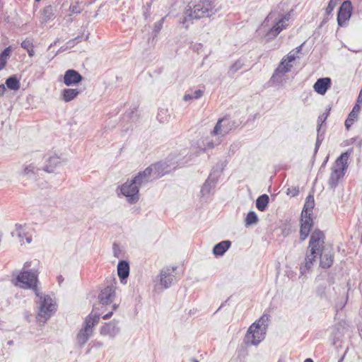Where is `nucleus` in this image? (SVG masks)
I'll return each mask as SVG.
<instances>
[{"instance_id": "nucleus-1", "label": "nucleus", "mask_w": 362, "mask_h": 362, "mask_svg": "<svg viewBox=\"0 0 362 362\" xmlns=\"http://www.w3.org/2000/svg\"><path fill=\"white\" fill-rule=\"evenodd\" d=\"M325 240L324 233L319 229H315L311 233L304 262L300 267V275L305 274L312 268L317 256L325 249Z\"/></svg>"}, {"instance_id": "nucleus-2", "label": "nucleus", "mask_w": 362, "mask_h": 362, "mask_svg": "<svg viewBox=\"0 0 362 362\" xmlns=\"http://www.w3.org/2000/svg\"><path fill=\"white\" fill-rule=\"evenodd\" d=\"M216 13L214 1L211 0H199L192 7L189 5L185 12V15L180 18V23L187 29L192 20L211 17Z\"/></svg>"}, {"instance_id": "nucleus-3", "label": "nucleus", "mask_w": 362, "mask_h": 362, "mask_svg": "<svg viewBox=\"0 0 362 362\" xmlns=\"http://www.w3.org/2000/svg\"><path fill=\"white\" fill-rule=\"evenodd\" d=\"M315 206V199L313 195L306 197L303 210L301 211L300 240H305L310 233L314 222L312 218L313 209Z\"/></svg>"}, {"instance_id": "nucleus-4", "label": "nucleus", "mask_w": 362, "mask_h": 362, "mask_svg": "<svg viewBox=\"0 0 362 362\" xmlns=\"http://www.w3.org/2000/svg\"><path fill=\"white\" fill-rule=\"evenodd\" d=\"M188 154L187 149H182L178 152L175 150L171 152L165 159L160 162V176L164 175L177 168L183 167L188 162L186 156Z\"/></svg>"}, {"instance_id": "nucleus-5", "label": "nucleus", "mask_w": 362, "mask_h": 362, "mask_svg": "<svg viewBox=\"0 0 362 362\" xmlns=\"http://www.w3.org/2000/svg\"><path fill=\"white\" fill-rule=\"evenodd\" d=\"M334 295L332 296L331 293L327 294V288L325 285L320 284L316 289V294L320 298H333L335 303L336 310H341L346 305L348 300V293L344 286L337 285L332 287Z\"/></svg>"}, {"instance_id": "nucleus-6", "label": "nucleus", "mask_w": 362, "mask_h": 362, "mask_svg": "<svg viewBox=\"0 0 362 362\" xmlns=\"http://www.w3.org/2000/svg\"><path fill=\"white\" fill-rule=\"evenodd\" d=\"M28 263H25L24 265L23 270L19 273L15 280V285L24 288L31 289L34 291L36 296H40V291L37 288L38 284V272L37 270L31 269L30 271L25 270L26 267H28Z\"/></svg>"}, {"instance_id": "nucleus-7", "label": "nucleus", "mask_w": 362, "mask_h": 362, "mask_svg": "<svg viewBox=\"0 0 362 362\" xmlns=\"http://www.w3.org/2000/svg\"><path fill=\"white\" fill-rule=\"evenodd\" d=\"M350 153L347 151L342 153L335 161L334 165L332 168L328 185L332 189H334L339 184V180L344 175L348 168V159Z\"/></svg>"}, {"instance_id": "nucleus-8", "label": "nucleus", "mask_w": 362, "mask_h": 362, "mask_svg": "<svg viewBox=\"0 0 362 362\" xmlns=\"http://www.w3.org/2000/svg\"><path fill=\"white\" fill-rule=\"evenodd\" d=\"M39 300V310L37 320L40 323L45 324L52 316L57 309V304L54 299L49 295H44L40 293V296H37Z\"/></svg>"}, {"instance_id": "nucleus-9", "label": "nucleus", "mask_w": 362, "mask_h": 362, "mask_svg": "<svg viewBox=\"0 0 362 362\" xmlns=\"http://www.w3.org/2000/svg\"><path fill=\"white\" fill-rule=\"evenodd\" d=\"M100 320V315L91 313L85 319L83 327L80 329L77 336L76 341L80 346H83L92 336L93 328Z\"/></svg>"}, {"instance_id": "nucleus-10", "label": "nucleus", "mask_w": 362, "mask_h": 362, "mask_svg": "<svg viewBox=\"0 0 362 362\" xmlns=\"http://www.w3.org/2000/svg\"><path fill=\"white\" fill-rule=\"evenodd\" d=\"M177 267H165L160 271V290L169 288L177 282Z\"/></svg>"}, {"instance_id": "nucleus-11", "label": "nucleus", "mask_w": 362, "mask_h": 362, "mask_svg": "<svg viewBox=\"0 0 362 362\" xmlns=\"http://www.w3.org/2000/svg\"><path fill=\"white\" fill-rule=\"evenodd\" d=\"M120 191L130 204L136 203L139 199V187L133 183V180L124 182L121 186Z\"/></svg>"}, {"instance_id": "nucleus-12", "label": "nucleus", "mask_w": 362, "mask_h": 362, "mask_svg": "<svg viewBox=\"0 0 362 362\" xmlns=\"http://www.w3.org/2000/svg\"><path fill=\"white\" fill-rule=\"evenodd\" d=\"M266 331L262 328L252 327V325L248 328L245 336L244 341L247 345H258L265 338Z\"/></svg>"}, {"instance_id": "nucleus-13", "label": "nucleus", "mask_w": 362, "mask_h": 362, "mask_svg": "<svg viewBox=\"0 0 362 362\" xmlns=\"http://www.w3.org/2000/svg\"><path fill=\"white\" fill-rule=\"evenodd\" d=\"M238 124L235 120L228 118H222L218 120L212 134L214 135L218 134L223 135L227 134L230 131L238 127Z\"/></svg>"}, {"instance_id": "nucleus-14", "label": "nucleus", "mask_w": 362, "mask_h": 362, "mask_svg": "<svg viewBox=\"0 0 362 362\" xmlns=\"http://www.w3.org/2000/svg\"><path fill=\"white\" fill-rule=\"evenodd\" d=\"M157 170V165L153 164L146 168L144 171L139 173L133 180V183H135L139 188L140 187L147 184L152 180V173L153 170Z\"/></svg>"}, {"instance_id": "nucleus-15", "label": "nucleus", "mask_w": 362, "mask_h": 362, "mask_svg": "<svg viewBox=\"0 0 362 362\" xmlns=\"http://www.w3.org/2000/svg\"><path fill=\"white\" fill-rule=\"evenodd\" d=\"M352 5L349 0L344 1L341 5L337 14V23L339 26L343 27L346 22L349 20L351 16Z\"/></svg>"}, {"instance_id": "nucleus-16", "label": "nucleus", "mask_w": 362, "mask_h": 362, "mask_svg": "<svg viewBox=\"0 0 362 362\" xmlns=\"http://www.w3.org/2000/svg\"><path fill=\"white\" fill-rule=\"evenodd\" d=\"M291 15L286 13L283 17L279 18L275 23L274 25L267 32V36L269 39H273L276 37L281 30L287 27L286 22L290 19Z\"/></svg>"}, {"instance_id": "nucleus-17", "label": "nucleus", "mask_w": 362, "mask_h": 362, "mask_svg": "<svg viewBox=\"0 0 362 362\" xmlns=\"http://www.w3.org/2000/svg\"><path fill=\"white\" fill-rule=\"evenodd\" d=\"M219 175L220 172L214 169L212 170L201 189L202 196H207L211 193L216 186Z\"/></svg>"}, {"instance_id": "nucleus-18", "label": "nucleus", "mask_w": 362, "mask_h": 362, "mask_svg": "<svg viewBox=\"0 0 362 362\" xmlns=\"http://www.w3.org/2000/svg\"><path fill=\"white\" fill-rule=\"evenodd\" d=\"M115 286L113 285L107 286L103 289L99 296L98 299L103 305H108L112 303L116 296Z\"/></svg>"}, {"instance_id": "nucleus-19", "label": "nucleus", "mask_w": 362, "mask_h": 362, "mask_svg": "<svg viewBox=\"0 0 362 362\" xmlns=\"http://www.w3.org/2000/svg\"><path fill=\"white\" fill-rule=\"evenodd\" d=\"M39 163L37 160H34L30 163H26L24 165L23 175L29 179L36 180L37 177L40 175L42 169L38 167Z\"/></svg>"}, {"instance_id": "nucleus-20", "label": "nucleus", "mask_w": 362, "mask_h": 362, "mask_svg": "<svg viewBox=\"0 0 362 362\" xmlns=\"http://www.w3.org/2000/svg\"><path fill=\"white\" fill-rule=\"evenodd\" d=\"M347 327L348 325L346 322L344 320H341L332 326L330 339L333 345H335L343 336L344 330L347 329Z\"/></svg>"}, {"instance_id": "nucleus-21", "label": "nucleus", "mask_w": 362, "mask_h": 362, "mask_svg": "<svg viewBox=\"0 0 362 362\" xmlns=\"http://www.w3.org/2000/svg\"><path fill=\"white\" fill-rule=\"evenodd\" d=\"M83 80V76L74 69H69L64 75V83L66 86H75Z\"/></svg>"}, {"instance_id": "nucleus-22", "label": "nucleus", "mask_w": 362, "mask_h": 362, "mask_svg": "<svg viewBox=\"0 0 362 362\" xmlns=\"http://www.w3.org/2000/svg\"><path fill=\"white\" fill-rule=\"evenodd\" d=\"M62 162L61 157L56 154L49 156L45 161V164L42 170L48 173H52L54 171L56 167Z\"/></svg>"}, {"instance_id": "nucleus-23", "label": "nucleus", "mask_w": 362, "mask_h": 362, "mask_svg": "<svg viewBox=\"0 0 362 362\" xmlns=\"http://www.w3.org/2000/svg\"><path fill=\"white\" fill-rule=\"evenodd\" d=\"M331 86V79L328 77L320 78L313 86L314 90L320 95H324Z\"/></svg>"}, {"instance_id": "nucleus-24", "label": "nucleus", "mask_w": 362, "mask_h": 362, "mask_svg": "<svg viewBox=\"0 0 362 362\" xmlns=\"http://www.w3.org/2000/svg\"><path fill=\"white\" fill-rule=\"evenodd\" d=\"M318 255H320V267L325 269H327L332 265L334 262V256L330 251L327 252L324 249L322 252H320Z\"/></svg>"}, {"instance_id": "nucleus-25", "label": "nucleus", "mask_w": 362, "mask_h": 362, "mask_svg": "<svg viewBox=\"0 0 362 362\" xmlns=\"http://www.w3.org/2000/svg\"><path fill=\"white\" fill-rule=\"evenodd\" d=\"M119 332V328L115 322L105 323L100 328L102 335H108L110 337H115Z\"/></svg>"}, {"instance_id": "nucleus-26", "label": "nucleus", "mask_w": 362, "mask_h": 362, "mask_svg": "<svg viewBox=\"0 0 362 362\" xmlns=\"http://www.w3.org/2000/svg\"><path fill=\"white\" fill-rule=\"evenodd\" d=\"M81 91L76 88H66L62 91L61 100L65 103H69L74 100Z\"/></svg>"}, {"instance_id": "nucleus-27", "label": "nucleus", "mask_w": 362, "mask_h": 362, "mask_svg": "<svg viewBox=\"0 0 362 362\" xmlns=\"http://www.w3.org/2000/svg\"><path fill=\"white\" fill-rule=\"evenodd\" d=\"M231 246L230 240H223L214 245L213 254L215 256H222Z\"/></svg>"}, {"instance_id": "nucleus-28", "label": "nucleus", "mask_w": 362, "mask_h": 362, "mask_svg": "<svg viewBox=\"0 0 362 362\" xmlns=\"http://www.w3.org/2000/svg\"><path fill=\"white\" fill-rule=\"evenodd\" d=\"M270 320V315L266 313H264L263 315L255 322L252 324V327H259L267 332L268 328L269 322Z\"/></svg>"}, {"instance_id": "nucleus-29", "label": "nucleus", "mask_w": 362, "mask_h": 362, "mask_svg": "<svg viewBox=\"0 0 362 362\" xmlns=\"http://www.w3.org/2000/svg\"><path fill=\"white\" fill-rule=\"evenodd\" d=\"M117 274L121 281L128 277L129 274V265L126 261H120L117 265Z\"/></svg>"}, {"instance_id": "nucleus-30", "label": "nucleus", "mask_w": 362, "mask_h": 362, "mask_svg": "<svg viewBox=\"0 0 362 362\" xmlns=\"http://www.w3.org/2000/svg\"><path fill=\"white\" fill-rule=\"evenodd\" d=\"M360 110V106L358 104H356L351 112L349 114L347 119L344 122V125L347 129H349L351 126L354 124V121L358 117V113Z\"/></svg>"}, {"instance_id": "nucleus-31", "label": "nucleus", "mask_w": 362, "mask_h": 362, "mask_svg": "<svg viewBox=\"0 0 362 362\" xmlns=\"http://www.w3.org/2000/svg\"><path fill=\"white\" fill-rule=\"evenodd\" d=\"M269 202V196L266 194H262L256 200V207L260 211H264Z\"/></svg>"}, {"instance_id": "nucleus-32", "label": "nucleus", "mask_w": 362, "mask_h": 362, "mask_svg": "<svg viewBox=\"0 0 362 362\" xmlns=\"http://www.w3.org/2000/svg\"><path fill=\"white\" fill-rule=\"evenodd\" d=\"M11 52H12V48L11 46H9V47H7L0 54V70L3 69L6 66L8 58L10 56Z\"/></svg>"}, {"instance_id": "nucleus-33", "label": "nucleus", "mask_w": 362, "mask_h": 362, "mask_svg": "<svg viewBox=\"0 0 362 362\" xmlns=\"http://www.w3.org/2000/svg\"><path fill=\"white\" fill-rule=\"evenodd\" d=\"M53 16V8L51 6H47L43 8L41 13V23H46Z\"/></svg>"}, {"instance_id": "nucleus-34", "label": "nucleus", "mask_w": 362, "mask_h": 362, "mask_svg": "<svg viewBox=\"0 0 362 362\" xmlns=\"http://www.w3.org/2000/svg\"><path fill=\"white\" fill-rule=\"evenodd\" d=\"M6 85L13 90H17L20 88V81L16 76L8 78L6 81Z\"/></svg>"}, {"instance_id": "nucleus-35", "label": "nucleus", "mask_w": 362, "mask_h": 362, "mask_svg": "<svg viewBox=\"0 0 362 362\" xmlns=\"http://www.w3.org/2000/svg\"><path fill=\"white\" fill-rule=\"evenodd\" d=\"M325 130H322V129H319V127H317V139L314 149V156H315L318 151V149L322 142V141L325 139Z\"/></svg>"}, {"instance_id": "nucleus-36", "label": "nucleus", "mask_w": 362, "mask_h": 362, "mask_svg": "<svg viewBox=\"0 0 362 362\" xmlns=\"http://www.w3.org/2000/svg\"><path fill=\"white\" fill-rule=\"evenodd\" d=\"M258 222V217L254 211H250L247 214L245 219V226H250L256 224Z\"/></svg>"}, {"instance_id": "nucleus-37", "label": "nucleus", "mask_w": 362, "mask_h": 362, "mask_svg": "<svg viewBox=\"0 0 362 362\" xmlns=\"http://www.w3.org/2000/svg\"><path fill=\"white\" fill-rule=\"evenodd\" d=\"M203 93H204V90H202L201 89H198L192 93L185 94V95L183 96V100L185 101H188V100H193V99H198V98H200L203 95Z\"/></svg>"}, {"instance_id": "nucleus-38", "label": "nucleus", "mask_w": 362, "mask_h": 362, "mask_svg": "<svg viewBox=\"0 0 362 362\" xmlns=\"http://www.w3.org/2000/svg\"><path fill=\"white\" fill-rule=\"evenodd\" d=\"M330 110H331V107L328 106L326 108L325 112H323L322 115H320L318 117L317 127H319V129H322V124L327 120V117H328V116L329 115Z\"/></svg>"}, {"instance_id": "nucleus-39", "label": "nucleus", "mask_w": 362, "mask_h": 362, "mask_svg": "<svg viewBox=\"0 0 362 362\" xmlns=\"http://www.w3.org/2000/svg\"><path fill=\"white\" fill-rule=\"evenodd\" d=\"M284 75V74H281L279 69H275L269 81L273 84H279L282 81V78Z\"/></svg>"}, {"instance_id": "nucleus-40", "label": "nucleus", "mask_w": 362, "mask_h": 362, "mask_svg": "<svg viewBox=\"0 0 362 362\" xmlns=\"http://www.w3.org/2000/svg\"><path fill=\"white\" fill-rule=\"evenodd\" d=\"M291 66V65L288 64V63H286V59L283 58L279 65L276 69H279V71H281V74H286V73L290 71Z\"/></svg>"}, {"instance_id": "nucleus-41", "label": "nucleus", "mask_w": 362, "mask_h": 362, "mask_svg": "<svg viewBox=\"0 0 362 362\" xmlns=\"http://www.w3.org/2000/svg\"><path fill=\"white\" fill-rule=\"evenodd\" d=\"M243 66V63L240 61H236L234 64H233L228 70V74L232 76L238 70H240Z\"/></svg>"}, {"instance_id": "nucleus-42", "label": "nucleus", "mask_w": 362, "mask_h": 362, "mask_svg": "<svg viewBox=\"0 0 362 362\" xmlns=\"http://www.w3.org/2000/svg\"><path fill=\"white\" fill-rule=\"evenodd\" d=\"M337 5V1L335 0H330L326 9H325V13L327 16H329L332 12L333 11L334 7Z\"/></svg>"}, {"instance_id": "nucleus-43", "label": "nucleus", "mask_w": 362, "mask_h": 362, "mask_svg": "<svg viewBox=\"0 0 362 362\" xmlns=\"http://www.w3.org/2000/svg\"><path fill=\"white\" fill-rule=\"evenodd\" d=\"M81 11L82 9L81 8L78 2H76L74 4L69 6V11L72 14H78L81 12Z\"/></svg>"}, {"instance_id": "nucleus-44", "label": "nucleus", "mask_w": 362, "mask_h": 362, "mask_svg": "<svg viewBox=\"0 0 362 362\" xmlns=\"http://www.w3.org/2000/svg\"><path fill=\"white\" fill-rule=\"evenodd\" d=\"M281 234L284 237H287L291 232V227L290 225L284 224L281 226Z\"/></svg>"}, {"instance_id": "nucleus-45", "label": "nucleus", "mask_w": 362, "mask_h": 362, "mask_svg": "<svg viewBox=\"0 0 362 362\" xmlns=\"http://www.w3.org/2000/svg\"><path fill=\"white\" fill-rule=\"evenodd\" d=\"M78 39V37H76L75 39H72V40H70L69 41H68L67 43H66V47H62L59 49V52H63V51L67 49L69 47H74L75 45V44H76V40H77Z\"/></svg>"}, {"instance_id": "nucleus-46", "label": "nucleus", "mask_w": 362, "mask_h": 362, "mask_svg": "<svg viewBox=\"0 0 362 362\" xmlns=\"http://www.w3.org/2000/svg\"><path fill=\"white\" fill-rule=\"evenodd\" d=\"M21 47L24 49L28 50V49H30L31 47H33L34 46H33V43L31 40L26 39L21 42Z\"/></svg>"}, {"instance_id": "nucleus-47", "label": "nucleus", "mask_w": 362, "mask_h": 362, "mask_svg": "<svg viewBox=\"0 0 362 362\" xmlns=\"http://www.w3.org/2000/svg\"><path fill=\"white\" fill-rule=\"evenodd\" d=\"M299 193L298 187H293L292 189L288 188L286 190V194L291 197L297 196Z\"/></svg>"}, {"instance_id": "nucleus-48", "label": "nucleus", "mask_w": 362, "mask_h": 362, "mask_svg": "<svg viewBox=\"0 0 362 362\" xmlns=\"http://www.w3.org/2000/svg\"><path fill=\"white\" fill-rule=\"evenodd\" d=\"M117 308V305L115 303L112 304L111 305V310L110 312H108L107 314L104 315L103 316V318L105 320L109 319L112 316L113 311L115 310Z\"/></svg>"}, {"instance_id": "nucleus-49", "label": "nucleus", "mask_w": 362, "mask_h": 362, "mask_svg": "<svg viewBox=\"0 0 362 362\" xmlns=\"http://www.w3.org/2000/svg\"><path fill=\"white\" fill-rule=\"evenodd\" d=\"M16 231H17V235L20 238V241L23 243V226L21 225H18V224H16Z\"/></svg>"}, {"instance_id": "nucleus-50", "label": "nucleus", "mask_w": 362, "mask_h": 362, "mask_svg": "<svg viewBox=\"0 0 362 362\" xmlns=\"http://www.w3.org/2000/svg\"><path fill=\"white\" fill-rule=\"evenodd\" d=\"M296 59V56L295 55V54H291V52L288 53L286 56V63H290V62H293L295 59Z\"/></svg>"}, {"instance_id": "nucleus-51", "label": "nucleus", "mask_w": 362, "mask_h": 362, "mask_svg": "<svg viewBox=\"0 0 362 362\" xmlns=\"http://www.w3.org/2000/svg\"><path fill=\"white\" fill-rule=\"evenodd\" d=\"M113 250H114L115 256L118 257H119L118 256V250H119V249H118V247H117V245L116 244L113 245Z\"/></svg>"}, {"instance_id": "nucleus-52", "label": "nucleus", "mask_w": 362, "mask_h": 362, "mask_svg": "<svg viewBox=\"0 0 362 362\" xmlns=\"http://www.w3.org/2000/svg\"><path fill=\"white\" fill-rule=\"evenodd\" d=\"M6 91V87L4 84L0 85V96H2Z\"/></svg>"}, {"instance_id": "nucleus-53", "label": "nucleus", "mask_w": 362, "mask_h": 362, "mask_svg": "<svg viewBox=\"0 0 362 362\" xmlns=\"http://www.w3.org/2000/svg\"><path fill=\"white\" fill-rule=\"evenodd\" d=\"M27 52H28V56L30 57H33L34 54H35V52H34L33 47H31L30 49H28Z\"/></svg>"}, {"instance_id": "nucleus-54", "label": "nucleus", "mask_w": 362, "mask_h": 362, "mask_svg": "<svg viewBox=\"0 0 362 362\" xmlns=\"http://www.w3.org/2000/svg\"><path fill=\"white\" fill-rule=\"evenodd\" d=\"M169 119H170V115H166L165 119L163 121L161 119H160V122H167V121H168Z\"/></svg>"}, {"instance_id": "nucleus-55", "label": "nucleus", "mask_w": 362, "mask_h": 362, "mask_svg": "<svg viewBox=\"0 0 362 362\" xmlns=\"http://www.w3.org/2000/svg\"><path fill=\"white\" fill-rule=\"evenodd\" d=\"M303 44L296 48V52H300L302 48Z\"/></svg>"}, {"instance_id": "nucleus-56", "label": "nucleus", "mask_w": 362, "mask_h": 362, "mask_svg": "<svg viewBox=\"0 0 362 362\" xmlns=\"http://www.w3.org/2000/svg\"><path fill=\"white\" fill-rule=\"evenodd\" d=\"M58 281H59V284H61V283L63 281V279H62V276H59L58 277Z\"/></svg>"}, {"instance_id": "nucleus-57", "label": "nucleus", "mask_w": 362, "mask_h": 362, "mask_svg": "<svg viewBox=\"0 0 362 362\" xmlns=\"http://www.w3.org/2000/svg\"><path fill=\"white\" fill-rule=\"evenodd\" d=\"M189 361L191 362H199L197 359L194 358H192L189 359Z\"/></svg>"}, {"instance_id": "nucleus-58", "label": "nucleus", "mask_w": 362, "mask_h": 362, "mask_svg": "<svg viewBox=\"0 0 362 362\" xmlns=\"http://www.w3.org/2000/svg\"><path fill=\"white\" fill-rule=\"evenodd\" d=\"M31 240H32V239H31V238H30V237H27V238H26V242H27L28 243H31Z\"/></svg>"}, {"instance_id": "nucleus-59", "label": "nucleus", "mask_w": 362, "mask_h": 362, "mask_svg": "<svg viewBox=\"0 0 362 362\" xmlns=\"http://www.w3.org/2000/svg\"><path fill=\"white\" fill-rule=\"evenodd\" d=\"M361 98H362V88H361V90L360 91V93H359V95H358V101L360 100Z\"/></svg>"}, {"instance_id": "nucleus-60", "label": "nucleus", "mask_w": 362, "mask_h": 362, "mask_svg": "<svg viewBox=\"0 0 362 362\" xmlns=\"http://www.w3.org/2000/svg\"><path fill=\"white\" fill-rule=\"evenodd\" d=\"M273 17V13H270L268 16L267 17V19H269V18H272Z\"/></svg>"}, {"instance_id": "nucleus-61", "label": "nucleus", "mask_w": 362, "mask_h": 362, "mask_svg": "<svg viewBox=\"0 0 362 362\" xmlns=\"http://www.w3.org/2000/svg\"><path fill=\"white\" fill-rule=\"evenodd\" d=\"M304 362H313V361L311 358H307L304 361Z\"/></svg>"}, {"instance_id": "nucleus-62", "label": "nucleus", "mask_w": 362, "mask_h": 362, "mask_svg": "<svg viewBox=\"0 0 362 362\" xmlns=\"http://www.w3.org/2000/svg\"><path fill=\"white\" fill-rule=\"evenodd\" d=\"M327 18H325V19L322 21V23H321V24L322 25V24H324V23H327Z\"/></svg>"}, {"instance_id": "nucleus-63", "label": "nucleus", "mask_w": 362, "mask_h": 362, "mask_svg": "<svg viewBox=\"0 0 362 362\" xmlns=\"http://www.w3.org/2000/svg\"><path fill=\"white\" fill-rule=\"evenodd\" d=\"M57 44V41L54 42V43L51 44L50 46L49 47V49L53 46V45H55Z\"/></svg>"}, {"instance_id": "nucleus-64", "label": "nucleus", "mask_w": 362, "mask_h": 362, "mask_svg": "<svg viewBox=\"0 0 362 362\" xmlns=\"http://www.w3.org/2000/svg\"><path fill=\"white\" fill-rule=\"evenodd\" d=\"M326 163H327V160L324 161V163H322V167L323 165H325L326 164Z\"/></svg>"}]
</instances>
